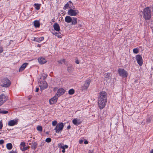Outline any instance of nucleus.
Here are the masks:
<instances>
[{"label": "nucleus", "instance_id": "obj_3", "mask_svg": "<svg viewBox=\"0 0 153 153\" xmlns=\"http://www.w3.org/2000/svg\"><path fill=\"white\" fill-rule=\"evenodd\" d=\"M77 19L71 17L70 16H66L65 18V21L68 23L71 22L72 25H75L77 24Z\"/></svg>", "mask_w": 153, "mask_h": 153}, {"label": "nucleus", "instance_id": "obj_55", "mask_svg": "<svg viewBox=\"0 0 153 153\" xmlns=\"http://www.w3.org/2000/svg\"><path fill=\"white\" fill-rule=\"evenodd\" d=\"M79 26H81V25H79Z\"/></svg>", "mask_w": 153, "mask_h": 153}, {"label": "nucleus", "instance_id": "obj_40", "mask_svg": "<svg viewBox=\"0 0 153 153\" xmlns=\"http://www.w3.org/2000/svg\"><path fill=\"white\" fill-rule=\"evenodd\" d=\"M4 143V141L2 140H0V144H2Z\"/></svg>", "mask_w": 153, "mask_h": 153}, {"label": "nucleus", "instance_id": "obj_30", "mask_svg": "<svg viewBox=\"0 0 153 153\" xmlns=\"http://www.w3.org/2000/svg\"><path fill=\"white\" fill-rule=\"evenodd\" d=\"M53 34L55 35L56 36H57L58 38H61L60 33L55 32L54 33H53Z\"/></svg>", "mask_w": 153, "mask_h": 153}, {"label": "nucleus", "instance_id": "obj_23", "mask_svg": "<svg viewBox=\"0 0 153 153\" xmlns=\"http://www.w3.org/2000/svg\"><path fill=\"white\" fill-rule=\"evenodd\" d=\"M74 68L72 65L68 67L67 68V71L70 73L72 72L73 71Z\"/></svg>", "mask_w": 153, "mask_h": 153}, {"label": "nucleus", "instance_id": "obj_38", "mask_svg": "<svg viewBox=\"0 0 153 153\" xmlns=\"http://www.w3.org/2000/svg\"><path fill=\"white\" fill-rule=\"evenodd\" d=\"M60 148L62 149V152L64 153L65 152V148H64V147L63 146H61Z\"/></svg>", "mask_w": 153, "mask_h": 153}, {"label": "nucleus", "instance_id": "obj_21", "mask_svg": "<svg viewBox=\"0 0 153 153\" xmlns=\"http://www.w3.org/2000/svg\"><path fill=\"white\" fill-rule=\"evenodd\" d=\"M44 39V38L43 37L37 38H34L33 40L34 41L39 42L43 40Z\"/></svg>", "mask_w": 153, "mask_h": 153}, {"label": "nucleus", "instance_id": "obj_49", "mask_svg": "<svg viewBox=\"0 0 153 153\" xmlns=\"http://www.w3.org/2000/svg\"><path fill=\"white\" fill-rule=\"evenodd\" d=\"M136 57H141L140 55H137Z\"/></svg>", "mask_w": 153, "mask_h": 153}, {"label": "nucleus", "instance_id": "obj_19", "mask_svg": "<svg viewBox=\"0 0 153 153\" xmlns=\"http://www.w3.org/2000/svg\"><path fill=\"white\" fill-rule=\"evenodd\" d=\"M72 123L75 125H79L81 123L80 120L76 119H74L72 121Z\"/></svg>", "mask_w": 153, "mask_h": 153}, {"label": "nucleus", "instance_id": "obj_10", "mask_svg": "<svg viewBox=\"0 0 153 153\" xmlns=\"http://www.w3.org/2000/svg\"><path fill=\"white\" fill-rule=\"evenodd\" d=\"M91 82L90 79L87 80L85 81L84 85L82 87L83 89H87L88 88Z\"/></svg>", "mask_w": 153, "mask_h": 153}, {"label": "nucleus", "instance_id": "obj_32", "mask_svg": "<svg viewBox=\"0 0 153 153\" xmlns=\"http://www.w3.org/2000/svg\"><path fill=\"white\" fill-rule=\"evenodd\" d=\"M37 129L38 131H42V127L40 126H38L37 127Z\"/></svg>", "mask_w": 153, "mask_h": 153}, {"label": "nucleus", "instance_id": "obj_42", "mask_svg": "<svg viewBox=\"0 0 153 153\" xmlns=\"http://www.w3.org/2000/svg\"><path fill=\"white\" fill-rule=\"evenodd\" d=\"M75 62L77 64H79V61L78 59H76L75 61Z\"/></svg>", "mask_w": 153, "mask_h": 153}, {"label": "nucleus", "instance_id": "obj_35", "mask_svg": "<svg viewBox=\"0 0 153 153\" xmlns=\"http://www.w3.org/2000/svg\"><path fill=\"white\" fill-rule=\"evenodd\" d=\"M57 122L56 121H54L52 122V125L53 126H55L57 125Z\"/></svg>", "mask_w": 153, "mask_h": 153}, {"label": "nucleus", "instance_id": "obj_31", "mask_svg": "<svg viewBox=\"0 0 153 153\" xmlns=\"http://www.w3.org/2000/svg\"><path fill=\"white\" fill-rule=\"evenodd\" d=\"M59 64H62V63L65 64V60L64 59H62L61 60L58 61Z\"/></svg>", "mask_w": 153, "mask_h": 153}, {"label": "nucleus", "instance_id": "obj_34", "mask_svg": "<svg viewBox=\"0 0 153 153\" xmlns=\"http://www.w3.org/2000/svg\"><path fill=\"white\" fill-rule=\"evenodd\" d=\"M20 149L22 151H24L27 149V147L25 146L22 148L21 147Z\"/></svg>", "mask_w": 153, "mask_h": 153}, {"label": "nucleus", "instance_id": "obj_8", "mask_svg": "<svg viewBox=\"0 0 153 153\" xmlns=\"http://www.w3.org/2000/svg\"><path fill=\"white\" fill-rule=\"evenodd\" d=\"M7 100V97L4 94H2L0 95V106L6 101Z\"/></svg>", "mask_w": 153, "mask_h": 153}, {"label": "nucleus", "instance_id": "obj_12", "mask_svg": "<svg viewBox=\"0 0 153 153\" xmlns=\"http://www.w3.org/2000/svg\"><path fill=\"white\" fill-rule=\"evenodd\" d=\"M18 123V121L16 120H11L8 122V126H13Z\"/></svg>", "mask_w": 153, "mask_h": 153}, {"label": "nucleus", "instance_id": "obj_27", "mask_svg": "<svg viewBox=\"0 0 153 153\" xmlns=\"http://www.w3.org/2000/svg\"><path fill=\"white\" fill-rule=\"evenodd\" d=\"M35 6V8L37 10H39L40 7V4H34Z\"/></svg>", "mask_w": 153, "mask_h": 153}, {"label": "nucleus", "instance_id": "obj_28", "mask_svg": "<svg viewBox=\"0 0 153 153\" xmlns=\"http://www.w3.org/2000/svg\"><path fill=\"white\" fill-rule=\"evenodd\" d=\"M74 90L73 89H71L69 90L68 94L70 95H72L74 93Z\"/></svg>", "mask_w": 153, "mask_h": 153}, {"label": "nucleus", "instance_id": "obj_33", "mask_svg": "<svg viewBox=\"0 0 153 153\" xmlns=\"http://www.w3.org/2000/svg\"><path fill=\"white\" fill-rule=\"evenodd\" d=\"M25 143L24 142H22L21 143L20 145V149L21 148H22L23 147L25 146Z\"/></svg>", "mask_w": 153, "mask_h": 153}, {"label": "nucleus", "instance_id": "obj_50", "mask_svg": "<svg viewBox=\"0 0 153 153\" xmlns=\"http://www.w3.org/2000/svg\"><path fill=\"white\" fill-rule=\"evenodd\" d=\"M70 128H71V126H67V128L68 129H70Z\"/></svg>", "mask_w": 153, "mask_h": 153}, {"label": "nucleus", "instance_id": "obj_46", "mask_svg": "<svg viewBox=\"0 0 153 153\" xmlns=\"http://www.w3.org/2000/svg\"><path fill=\"white\" fill-rule=\"evenodd\" d=\"M9 153H16V151L13 150L12 151H10Z\"/></svg>", "mask_w": 153, "mask_h": 153}, {"label": "nucleus", "instance_id": "obj_13", "mask_svg": "<svg viewBox=\"0 0 153 153\" xmlns=\"http://www.w3.org/2000/svg\"><path fill=\"white\" fill-rule=\"evenodd\" d=\"M111 74L110 73H107L105 78V80L107 83L110 82L111 80Z\"/></svg>", "mask_w": 153, "mask_h": 153}, {"label": "nucleus", "instance_id": "obj_39", "mask_svg": "<svg viewBox=\"0 0 153 153\" xmlns=\"http://www.w3.org/2000/svg\"><path fill=\"white\" fill-rule=\"evenodd\" d=\"M3 127V124L2 123V120L0 121V129H1Z\"/></svg>", "mask_w": 153, "mask_h": 153}, {"label": "nucleus", "instance_id": "obj_36", "mask_svg": "<svg viewBox=\"0 0 153 153\" xmlns=\"http://www.w3.org/2000/svg\"><path fill=\"white\" fill-rule=\"evenodd\" d=\"M51 139L50 138H47L46 139L45 141L48 143H49L51 141Z\"/></svg>", "mask_w": 153, "mask_h": 153}, {"label": "nucleus", "instance_id": "obj_41", "mask_svg": "<svg viewBox=\"0 0 153 153\" xmlns=\"http://www.w3.org/2000/svg\"><path fill=\"white\" fill-rule=\"evenodd\" d=\"M3 51V49L2 47L0 46V53L2 52Z\"/></svg>", "mask_w": 153, "mask_h": 153}, {"label": "nucleus", "instance_id": "obj_5", "mask_svg": "<svg viewBox=\"0 0 153 153\" xmlns=\"http://www.w3.org/2000/svg\"><path fill=\"white\" fill-rule=\"evenodd\" d=\"M63 123H59L56 125L54 130H55L56 133H59L61 132L63 129Z\"/></svg>", "mask_w": 153, "mask_h": 153}, {"label": "nucleus", "instance_id": "obj_22", "mask_svg": "<svg viewBox=\"0 0 153 153\" xmlns=\"http://www.w3.org/2000/svg\"><path fill=\"white\" fill-rule=\"evenodd\" d=\"M48 87V85L47 82H44L43 83V85L41 86V88L43 89H45L47 88Z\"/></svg>", "mask_w": 153, "mask_h": 153}, {"label": "nucleus", "instance_id": "obj_16", "mask_svg": "<svg viewBox=\"0 0 153 153\" xmlns=\"http://www.w3.org/2000/svg\"><path fill=\"white\" fill-rule=\"evenodd\" d=\"M28 64V63H25L23 64L22 65V66L20 67L19 69V71L21 72L23 70H24Z\"/></svg>", "mask_w": 153, "mask_h": 153}, {"label": "nucleus", "instance_id": "obj_20", "mask_svg": "<svg viewBox=\"0 0 153 153\" xmlns=\"http://www.w3.org/2000/svg\"><path fill=\"white\" fill-rule=\"evenodd\" d=\"M138 64L140 66H141L143 64V60L142 58H136Z\"/></svg>", "mask_w": 153, "mask_h": 153}, {"label": "nucleus", "instance_id": "obj_43", "mask_svg": "<svg viewBox=\"0 0 153 153\" xmlns=\"http://www.w3.org/2000/svg\"><path fill=\"white\" fill-rule=\"evenodd\" d=\"M83 140H79V143L80 144H82L83 142Z\"/></svg>", "mask_w": 153, "mask_h": 153}, {"label": "nucleus", "instance_id": "obj_45", "mask_svg": "<svg viewBox=\"0 0 153 153\" xmlns=\"http://www.w3.org/2000/svg\"><path fill=\"white\" fill-rule=\"evenodd\" d=\"M93 151L92 150H89L88 153H93Z\"/></svg>", "mask_w": 153, "mask_h": 153}, {"label": "nucleus", "instance_id": "obj_1", "mask_svg": "<svg viewBox=\"0 0 153 153\" xmlns=\"http://www.w3.org/2000/svg\"><path fill=\"white\" fill-rule=\"evenodd\" d=\"M107 94L105 91L100 93L98 100V106L100 109H102L105 106L107 102Z\"/></svg>", "mask_w": 153, "mask_h": 153}, {"label": "nucleus", "instance_id": "obj_24", "mask_svg": "<svg viewBox=\"0 0 153 153\" xmlns=\"http://www.w3.org/2000/svg\"><path fill=\"white\" fill-rule=\"evenodd\" d=\"M34 26L36 27H39L40 26L39 22L37 20H36L34 22Z\"/></svg>", "mask_w": 153, "mask_h": 153}, {"label": "nucleus", "instance_id": "obj_48", "mask_svg": "<svg viewBox=\"0 0 153 153\" xmlns=\"http://www.w3.org/2000/svg\"><path fill=\"white\" fill-rule=\"evenodd\" d=\"M64 146V147L65 148H68V146L66 145H65Z\"/></svg>", "mask_w": 153, "mask_h": 153}, {"label": "nucleus", "instance_id": "obj_11", "mask_svg": "<svg viewBox=\"0 0 153 153\" xmlns=\"http://www.w3.org/2000/svg\"><path fill=\"white\" fill-rule=\"evenodd\" d=\"M65 91L64 89L62 88H60L58 90L55 95L59 97L61 95L65 93Z\"/></svg>", "mask_w": 153, "mask_h": 153}, {"label": "nucleus", "instance_id": "obj_2", "mask_svg": "<svg viewBox=\"0 0 153 153\" xmlns=\"http://www.w3.org/2000/svg\"><path fill=\"white\" fill-rule=\"evenodd\" d=\"M143 17L146 20H149L151 18V11L149 7L145 8L143 12Z\"/></svg>", "mask_w": 153, "mask_h": 153}, {"label": "nucleus", "instance_id": "obj_37", "mask_svg": "<svg viewBox=\"0 0 153 153\" xmlns=\"http://www.w3.org/2000/svg\"><path fill=\"white\" fill-rule=\"evenodd\" d=\"M152 119L150 118H149L146 119V122L147 123H149L151 121Z\"/></svg>", "mask_w": 153, "mask_h": 153}, {"label": "nucleus", "instance_id": "obj_15", "mask_svg": "<svg viewBox=\"0 0 153 153\" xmlns=\"http://www.w3.org/2000/svg\"><path fill=\"white\" fill-rule=\"evenodd\" d=\"M38 61L41 64H42L46 62L47 60L45 58H38Z\"/></svg>", "mask_w": 153, "mask_h": 153}, {"label": "nucleus", "instance_id": "obj_7", "mask_svg": "<svg viewBox=\"0 0 153 153\" xmlns=\"http://www.w3.org/2000/svg\"><path fill=\"white\" fill-rule=\"evenodd\" d=\"M79 13V11L77 10H74L71 8L69 9L68 14L71 16H75Z\"/></svg>", "mask_w": 153, "mask_h": 153}, {"label": "nucleus", "instance_id": "obj_26", "mask_svg": "<svg viewBox=\"0 0 153 153\" xmlns=\"http://www.w3.org/2000/svg\"><path fill=\"white\" fill-rule=\"evenodd\" d=\"M8 113V111L4 110L3 109L0 108V113L3 114H6Z\"/></svg>", "mask_w": 153, "mask_h": 153}, {"label": "nucleus", "instance_id": "obj_6", "mask_svg": "<svg viewBox=\"0 0 153 153\" xmlns=\"http://www.w3.org/2000/svg\"><path fill=\"white\" fill-rule=\"evenodd\" d=\"M118 72L119 75L123 77H126L127 76L128 73L127 71L123 69H118Z\"/></svg>", "mask_w": 153, "mask_h": 153}, {"label": "nucleus", "instance_id": "obj_14", "mask_svg": "<svg viewBox=\"0 0 153 153\" xmlns=\"http://www.w3.org/2000/svg\"><path fill=\"white\" fill-rule=\"evenodd\" d=\"M73 4L72 2L71 1H69L64 6V9L66 10L68 8H71L72 5Z\"/></svg>", "mask_w": 153, "mask_h": 153}, {"label": "nucleus", "instance_id": "obj_47", "mask_svg": "<svg viewBox=\"0 0 153 153\" xmlns=\"http://www.w3.org/2000/svg\"><path fill=\"white\" fill-rule=\"evenodd\" d=\"M84 143L85 144H87L88 143V142L87 140H85L84 142Z\"/></svg>", "mask_w": 153, "mask_h": 153}, {"label": "nucleus", "instance_id": "obj_53", "mask_svg": "<svg viewBox=\"0 0 153 153\" xmlns=\"http://www.w3.org/2000/svg\"><path fill=\"white\" fill-rule=\"evenodd\" d=\"M28 99L29 100H30V99H31V97H28Z\"/></svg>", "mask_w": 153, "mask_h": 153}, {"label": "nucleus", "instance_id": "obj_4", "mask_svg": "<svg viewBox=\"0 0 153 153\" xmlns=\"http://www.w3.org/2000/svg\"><path fill=\"white\" fill-rule=\"evenodd\" d=\"M10 84V81L7 78H4L1 80V86L8 87Z\"/></svg>", "mask_w": 153, "mask_h": 153}, {"label": "nucleus", "instance_id": "obj_17", "mask_svg": "<svg viewBox=\"0 0 153 153\" xmlns=\"http://www.w3.org/2000/svg\"><path fill=\"white\" fill-rule=\"evenodd\" d=\"M53 27L54 29L57 31H59L60 30V28L59 25L57 23H55L53 25Z\"/></svg>", "mask_w": 153, "mask_h": 153}, {"label": "nucleus", "instance_id": "obj_25", "mask_svg": "<svg viewBox=\"0 0 153 153\" xmlns=\"http://www.w3.org/2000/svg\"><path fill=\"white\" fill-rule=\"evenodd\" d=\"M6 147L7 149L8 150H10L12 148V145L11 143H8L7 144Z\"/></svg>", "mask_w": 153, "mask_h": 153}, {"label": "nucleus", "instance_id": "obj_44", "mask_svg": "<svg viewBox=\"0 0 153 153\" xmlns=\"http://www.w3.org/2000/svg\"><path fill=\"white\" fill-rule=\"evenodd\" d=\"M39 89L38 88H36V91H35V92H37L38 91Z\"/></svg>", "mask_w": 153, "mask_h": 153}, {"label": "nucleus", "instance_id": "obj_54", "mask_svg": "<svg viewBox=\"0 0 153 153\" xmlns=\"http://www.w3.org/2000/svg\"><path fill=\"white\" fill-rule=\"evenodd\" d=\"M27 149L29 148V146H27Z\"/></svg>", "mask_w": 153, "mask_h": 153}, {"label": "nucleus", "instance_id": "obj_9", "mask_svg": "<svg viewBox=\"0 0 153 153\" xmlns=\"http://www.w3.org/2000/svg\"><path fill=\"white\" fill-rule=\"evenodd\" d=\"M58 97L56 95L54 96L49 100V102L50 104H53L55 103L57 101Z\"/></svg>", "mask_w": 153, "mask_h": 153}, {"label": "nucleus", "instance_id": "obj_18", "mask_svg": "<svg viewBox=\"0 0 153 153\" xmlns=\"http://www.w3.org/2000/svg\"><path fill=\"white\" fill-rule=\"evenodd\" d=\"M37 144L36 142H32L31 143V148L34 149L35 150L36 148H37Z\"/></svg>", "mask_w": 153, "mask_h": 153}, {"label": "nucleus", "instance_id": "obj_52", "mask_svg": "<svg viewBox=\"0 0 153 153\" xmlns=\"http://www.w3.org/2000/svg\"><path fill=\"white\" fill-rule=\"evenodd\" d=\"M37 47H40V45L39 44H38L37 45Z\"/></svg>", "mask_w": 153, "mask_h": 153}, {"label": "nucleus", "instance_id": "obj_29", "mask_svg": "<svg viewBox=\"0 0 153 153\" xmlns=\"http://www.w3.org/2000/svg\"><path fill=\"white\" fill-rule=\"evenodd\" d=\"M139 49L138 48H134L133 49V53L135 54H137L138 53Z\"/></svg>", "mask_w": 153, "mask_h": 153}, {"label": "nucleus", "instance_id": "obj_51", "mask_svg": "<svg viewBox=\"0 0 153 153\" xmlns=\"http://www.w3.org/2000/svg\"><path fill=\"white\" fill-rule=\"evenodd\" d=\"M150 153H153V149L151 150Z\"/></svg>", "mask_w": 153, "mask_h": 153}]
</instances>
